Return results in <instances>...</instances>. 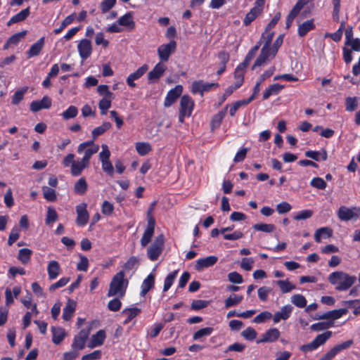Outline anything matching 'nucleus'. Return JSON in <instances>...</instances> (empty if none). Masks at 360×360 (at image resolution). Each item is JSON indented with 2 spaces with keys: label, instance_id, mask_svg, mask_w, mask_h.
<instances>
[{
  "label": "nucleus",
  "instance_id": "864d4df0",
  "mask_svg": "<svg viewBox=\"0 0 360 360\" xmlns=\"http://www.w3.org/2000/svg\"><path fill=\"white\" fill-rule=\"evenodd\" d=\"M114 98V96H103V98L99 101L98 107L102 112H104L108 110L111 105V101Z\"/></svg>",
  "mask_w": 360,
  "mask_h": 360
},
{
  "label": "nucleus",
  "instance_id": "5701e85b",
  "mask_svg": "<svg viewBox=\"0 0 360 360\" xmlns=\"http://www.w3.org/2000/svg\"><path fill=\"white\" fill-rule=\"evenodd\" d=\"M89 166V162H87L84 159H81L80 160H77L74 162L72 165L70 170L71 174L73 176H79L82 174V171L87 168Z\"/></svg>",
  "mask_w": 360,
  "mask_h": 360
},
{
  "label": "nucleus",
  "instance_id": "9b49d317",
  "mask_svg": "<svg viewBox=\"0 0 360 360\" xmlns=\"http://www.w3.org/2000/svg\"><path fill=\"white\" fill-rule=\"evenodd\" d=\"M293 307L290 304H286L283 306L280 311H276L273 317V321L274 323H278L281 321H285L288 319L292 312Z\"/></svg>",
  "mask_w": 360,
  "mask_h": 360
},
{
  "label": "nucleus",
  "instance_id": "58836bf2",
  "mask_svg": "<svg viewBox=\"0 0 360 360\" xmlns=\"http://www.w3.org/2000/svg\"><path fill=\"white\" fill-rule=\"evenodd\" d=\"M28 90V86H24L20 89H18L12 97L11 103L13 105H18L20 101H22L25 94Z\"/></svg>",
  "mask_w": 360,
  "mask_h": 360
},
{
  "label": "nucleus",
  "instance_id": "ddd939ff",
  "mask_svg": "<svg viewBox=\"0 0 360 360\" xmlns=\"http://www.w3.org/2000/svg\"><path fill=\"white\" fill-rule=\"evenodd\" d=\"M217 257L214 255L198 259L196 260L195 269V270L200 271L205 268L212 266L217 263Z\"/></svg>",
  "mask_w": 360,
  "mask_h": 360
},
{
  "label": "nucleus",
  "instance_id": "603ef678",
  "mask_svg": "<svg viewBox=\"0 0 360 360\" xmlns=\"http://www.w3.org/2000/svg\"><path fill=\"white\" fill-rule=\"evenodd\" d=\"M75 14L72 13L67 16L61 22L60 26L58 28L54 30V33L58 34L60 33L64 28L70 25L75 20Z\"/></svg>",
  "mask_w": 360,
  "mask_h": 360
},
{
  "label": "nucleus",
  "instance_id": "6e6d98bb",
  "mask_svg": "<svg viewBox=\"0 0 360 360\" xmlns=\"http://www.w3.org/2000/svg\"><path fill=\"white\" fill-rule=\"evenodd\" d=\"M310 185L317 189L323 190L326 188V182L321 177H314L310 181Z\"/></svg>",
  "mask_w": 360,
  "mask_h": 360
},
{
  "label": "nucleus",
  "instance_id": "f8f14e48",
  "mask_svg": "<svg viewBox=\"0 0 360 360\" xmlns=\"http://www.w3.org/2000/svg\"><path fill=\"white\" fill-rule=\"evenodd\" d=\"M281 333L278 329L271 328L267 330L261 335V338L257 341V343L274 342L280 337Z\"/></svg>",
  "mask_w": 360,
  "mask_h": 360
},
{
  "label": "nucleus",
  "instance_id": "412c9836",
  "mask_svg": "<svg viewBox=\"0 0 360 360\" xmlns=\"http://www.w3.org/2000/svg\"><path fill=\"white\" fill-rule=\"evenodd\" d=\"M148 69V66L145 64L140 67L135 72L130 74L127 78V83L130 87H135L134 80L139 79Z\"/></svg>",
  "mask_w": 360,
  "mask_h": 360
},
{
  "label": "nucleus",
  "instance_id": "3c124183",
  "mask_svg": "<svg viewBox=\"0 0 360 360\" xmlns=\"http://www.w3.org/2000/svg\"><path fill=\"white\" fill-rule=\"evenodd\" d=\"M252 227L254 229H255L257 231H262L264 233H271L275 230L274 225L271 224H263V223L256 224L253 225Z\"/></svg>",
  "mask_w": 360,
  "mask_h": 360
},
{
  "label": "nucleus",
  "instance_id": "6e6552de",
  "mask_svg": "<svg viewBox=\"0 0 360 360\" xmlns=\"http://www.w3.org/2000/svg\"><path fill=\"white\" fill-rule=\"evenodd\" d=\"M86 207L87 205L85 202H82L76 206V223L78 226H84L89 221V214Z\"/></svg>",
  "mask_w": 360,
  "mask_h": 360
},
{
  "label": "nucleus",
  "instance_id": "393cba45",
  "mask_svg": "<svg viewBox=\"0 0 360 360\" xmlns=\"http://www.w3.org/2000/svg\"><path fill=\"white\" fill-rule=\"evenodd\" d=\"M76 309V302L69 299L63 309V318L65 321H69Z\"/></svg>",
  "mask_w": 360,
  "mask_h": 360
},
{
  "label": "nucleus",
  "instance_id": "774afa93",
  "mask_svg": "<svg viewBox=\"0 0 360 360\" xmlns=\"http://www.w3.org/2000/svg\"><path fill=\"white\" fill-rule=\"evenodd\" d=\"M80 261L77 265V269L79 271H86L89 267V259L86 257L80 255Z\"/></svg>",
  "mask_w": 360,
  "mask_h": 360
},
{
  "label": "nucleus",
  "instance_id": "5fc2aeb1",
  "mask_svg": "<svg viewBox=\"0 0 360 360\" xmlns=\"http://www.w3.org/2000/svg\"><path fill=\"white\" fill-rule=\"evenodd\" d=\"M333 326V322H319L314 323L311 326L310 328L314 331H321L328 329Z\"/></svg>",
  "mask_w": 360,
  "mask_h": 360
},
{
  "label": "nucleus",
  "instance_id": "13d9d810",
  "mask_svg": "<svg viewBox=\"0 0 360 360\" xmlns=\"http://www.w3.org/2000/svg\"><path fill=\"white\" fill-rule=\"evenodd\" d=\"M114 211L113 205L108 200L103 201L101 205V212L105 216H110Z\"/></svg>",
  "mask_w": 360,
  "mask_h": 360
},
{
  "label": "nucleus",
  "instance_id": "4d7b16f0",
  "mask_svg": "<svg viewBox=\"0 0 360 360\" xmlns=\"http://www.w3.org/2000/svg\"><path fill=\"white\" fill-rule=\"evenodd\" d=\"M271 318H272L271 313L267 311H264L256 316L253 319V322L255 323H262L265 322L266 320L270 319Z\"/></svg>",
  "mask_w": 360,
  "mask_h": 360
},
{
  "label": "nucleus",
  "instance_id": "f03ea898",
  "mask_svg": "<svg viewBox=\"0 0 360 360\" xmlns=\"http://www.w3.org/2000/svg\"><path fill=\"white\" fill-rule=\"evenodd\" d=\"M128 285V281L124 278V274L123 271H120L116 274L109 286L108 292V297L117 296L120 298L124 297Z\"/></svg>",
  "mask_w": 360,
  "mask_h": 360
},
{
  "label": "nucleus",
  "instance_id": "338daca9",
  "mask_svg": "<svg viewBox=\"0 0 360 360\" xmlns=\"http://www.w3.org/2000/svg\"><path fill=\"white\" fill-rule=\"evenodd\" d=\"M255 263L254 259L252 257L243 258L240 263V267L245 271H250Z\"/></svg>",
  "mask_w": 360,
  "mask_h": 360
},
{
  "label": "nucleus",
  "instance_id": "f257e3e1",
  "mask_svg": "<svg viewBox=\"0 0 360 360\" xmlns=\"http://www.w3.org/2000/svg\"><path fill=\"white\" fill-rule=\"evenodd\" d=\"M328 280L336 290L347 291L354 284L356 278L343 271H336L329 274Z\"/></svg>",
  "mask_w": 360,
  "mask_h": 360
},
{
  "label": "nucleus",
  "instance_id": "4be33fe9",
  "mask_svg": "<svg viewBox=\"0 0 360 360\" xmlns=\"http://www.w3.org/2000/svg\"><path fill=\"white\" fill-rule=\"evenodd\" d=\"M194 107V101L188 95H184L180 101L179 112H191Z\"/></svg>",
  "mask_w": 360,
  "mask_h": 360
},
{
  "label": "nucleus",
  "instance_id": "9d476101",
  "mask_svg": "<svg viewBox=\"0 0 360 360\" xmlns=\"http://www.w3.org/2000/svg\"><path fill=\"white\" fill-rule=\"evenodd\" d=\"M77 50L82 60L88 58L92 52V45L89 39H83L77 44Z\"/></svg>",
  "mask_w": 360,
  "mask_h": 360
},
{
  "label": "nucleus",
  "instance_id": "a878e982",
  "mask_svg": "<svg viewBox=\"0 0 360 360\" xmlns=\"http://www.w3.org/2000/svg\"><path fill=\"white\" fill-rule=\"evenodd\" d=\"M44 37H41L31 46L27 53L29 58L37 56L40 53L44 45Z\"/></svg>",
  "mask_w": 360,
  "mask_h": 360
},
{
  "label": "nucleus",
  "instance_id": "e433bc0d",
  "mask_svg": "<svg viewBox=\"0 0 360 360\" xmlns=\"http://www.w3.org/2000/svg\"><path fill=\"white\" fill-rule=\"evenodd\" d=\"M276 283L279 287L282 293H288L295 289V285L292 284L288 279L278 280Z\"/></svg>",
  "mask_w": 360,
  "mask_h": 360
},
{
  "label": "nucleus",
  "instance_id": "8fccbe9b",
  "mask_svg": "<svg viewBox=\"0 0 360 360\" xmlns=\"http://www.w3.org/2000/svg\"><path fill=\"white\" fill-rule=\"evenodd\" d=\"M111 127V124L110 122H104L102 125L96 127L92 131V136L94 139H96L98 136L103 134L105 131L109 129Z\"/></svg>",
  "mask_w": 360,
  "mask_h": 360
},
{
  "label": "nucleus",
  "instance_id": "052dcab7",
  "mask_svg": "<svg viewBox=\"0 0 360 360\" xmlns=\"http://www.w3.org/2000/svg\"><path fill=\"white\" fill-rule=\"evenodd\" d=\"M257 334L256 330L252 327H248L242 332V336L245 340L250 341L255 340L257 337Z\"/></svg>",
  "mask_w": 360,
  "mask_h": 360
},
{
  "label": "nucleus",
  "instance_id": "7c9ffc66",
  "mask_svg": "<svg viewBox=\"0 0 360 360\" xmlns=\"http://www.w3.org/2000/svg\"><path fill=\"white\" fill-rule=\"evenodd\" d=\"M30 13V7L22 10L20 12L13 15L9 20V21L7 22V25L10 26L11 24L18 23L25 20L29 16Z\"/></svg>",
  "mask_w": 360,
  "mask_h": 360
},
{
  "label": "nucleus",
  "instance_id": "09e8293b",
  "mask_svg": "<svg viewBox=\"0 0 360 360\" xmlns=\"http://www.w3.org/2000/svg\"><path fill=\"white\" fill-rule=\"evenodd\" d=\"M58 215L54 208L49 207L47 208L46 224L47 225H51L56 221H57Z\"/></svg>",
  "mask_w": 360,
  "mask_h": 360
},
{
  "label": "nucleus",
  "instance_id": "f704fd0d",
  "mask_svg": "<svg viewBox=\"0 0 360 360\" xmlns=\"http://www.w3.org/2000/svg\"><path fill=\"white\" fill-rule=\"evenodd\" d=\"M118 23L120 25L129 27L131 30L134 29L135 27V22L133 20V15L131 13H127L122 16L119 19Z\"/></svg>",
  "mask_w": 360,
  "mask_h": 360
},
{
  "label": "nucleus",
  "instance_id": "2f4dec72",
  "mask_svg": "<svg viewBox=\"0 0 360 360\" xmlns=\"http://www.w3.org/2000/svg\"><path fill=\"white\" fill-rule=\"evenodd\" d=\"M305 155L316 161L326 160L328 158L327 153L325 150H322L321 151L308 150L305 153Z\"/></svg>",
  "mask_w": 360,
  "mask_h": 360
},
{
  "label": "nucleus",
  "instance_id": "bb28decb",
  "mask_svg": "<svg viewBox=\"0 0 360 360\" xmlns=\"http://www.w3.org/2000/svg\"><path fill=\"white\" fill-rule=\"evenodd\" d=\"M333 235V230L330 227H322L317 229L314 233L316 242L320 243L323 238H328Z\"/></svg>",
  "mask_w": 360,
  "mask_h": 360
},
{
  "label": "nucleus",
  "instance_id": "c756f323",
  "mask_svg": "<svg viewBox=\"0 0 360 360\" xmlns=\"http://www.w3.org/2000/svg\"><path fill=\"white\" fill-rule=\"evenodd\" d=\"M27 34V30H23L20 32L15 33L8 39L4 46V49H8L10 46L17 44Z\"/></svg>",
  "mask_w": 360,
  "mask_h": 360
},
{
  "label": "nucleus",
  "instance_id": "de8ad7c7",
  "mask_svg": "<svg viewBox=\"0 0 360 360\" xmlns=\"http://www.w3.org/2000/svg\"><path fill=\"white\" fill-rule=\"evenodd\" d=\"M32 251L28 248H22L19 250L18 259L22 263L27 264L30 259Z\"/></svg>",
  "mask_w": 360,
  "mask_h": 360
},
{
  "label": "nucleus",
  "instance_id": "1a4fd4ad",
  "mask_svg": "<svg viewBox=\"0 0 360 360\" xmlns=\"http://www.w3.org/2000/svg\"><path fill=\"white\" fill-rule=\"evenodd\" d=\"M311 0H298L292 9L289 13L286 19V28L288 29L294 20L299 14L302 8L307 5Z\"/></svg>",
  "mask_w": 360,
  "mask_h": 360
},
{
  "label": "nucleus",
  "instance_id": "a18cd8bd",
  "mask_svg": "<svg viewBox=\"0 0 360 360\" xmlns=\"http://www.w3.org/2000/svg\"><path fill=\"white\" fill-rule=\"evenodd\" d=\"M291 302L299 308H303L307 305L306 298L300 294H295L291 297Z\"/></svg>",
  "mask_w": 360,
  "mask_h": 360
},
{
  "label": "nucleus",
  "instance_id": "c03bdc74",
  "mask_svg": "<svg viewBox=\"0 0 360 360\" xmlns=\"http://www.w3.org/2000/svg\"><path fill=\"white\" fill-rule=\"evenodd\" d=\"M53 342L55 344L60 343L65 338V330L61 328H52Z\"/></svg>",
  "mask_w": 360,
  "mask_h": 360
},
{
  "label": "nucleus",
  "instance_id": "7ed1b4c3",
  "mask_svg": "<svg viewBox=\"0 0 360 360\" xmlns=\"http://www.w3.org/2000/svg\"><path fill=\"white\" fill-rule=\"evenodd\" d=\"M332 331H326L318 335L316 338L310 343L303 345L300 347V350L303 352H312L317 349L320 346L324 345L332 336Z\"/></svg>",
  "mask_w": 360,
  "mask_h": 360
},
{
  "label": "nucleus",
  "instance_id": "6ab92c4d",
  "mask_svg": "<svg viewBox=\"0 0 360 360\" xmlns=\"http://www.w3.org/2000/svg\"><path fill=\"white\" fill-rule=\"evenodd\" d=\"M155 274L151 272L148 276L143 280L141 286L140 295L144 297L147 292L153 288L155 283Z\"/></svg>",
  "mask_w": 360,
  "mask_h": 360
},
{
  "label": "nucleus",
  "instance_id": "69168bd1",
  "mask_svg": "<svg viewBox=\"0 0 360 360\" xmlns=\"http://www.w3.org/2000/svg\"><path fill=\"white\" fill-rule=\"evenodd\" d=\"M154 233V231L146 229L143 233V235L141 239V245L143 247L146 246L149 242L150 241V239Z\"/></svg>",
  "mask_w": 360,
  "mask_h": 360
},
{
  "label": "nucleus",
  "instance_id": "423d86ee",
  "mask_svg": "<svg viewBox=\"0 0 360 360\" xmlns=\"http://www.w3.org/2000/svg\"><path fill=\"white\" fill-rule=\"evenodd\" d=\"M164 244V236L160 235L156 237L153 243L148 249L147 255L151 261L156 260L162 252Z\"/></svg>",
  "mask_w": 360,
  "mask_h": 360
},
{
  "label": "nucleus",
  "instance_id": "39448f33",
  "mask_svg": "<svg viewBox=\"0 0 360 360\" xmlns=\"http://www.w3.org/2000/svg\"><path fill=\"white\" fill-rule=\"evenodd\" d=\"M98 149L99 146L94 144L93 141H91L80 143L77 148V152L79 154H82L84 152V154L82 159L87 162H89L91 156L96 153L98 151Z\"/></svg>",
  "mask_w": 360,
  "mask_h": 360
},
{
  "label": "nucleus",
  "instance_id": "20e7f679",
  "mask_svg": "<svg viewBox=\"0 0 360 360\" xmlns=\"http://www.w3.org/2000/svg\"><path fill=\"white\" fill-rule=\"evenodd\" d=\"M337 215L339 219L342 221L356 220L360 216V207L356 206L348 207L342 205L339 207Z\"/></svg>",
  "mask_w": 360,
  "mask_h": 360
},
{
  "label": "nucleus",
  "instance_id": "49530a36",
  "mask_svg": "<svg viewBox=\"0 0 360 360\" xmlns=\"http://www.w3.org/2000/svg\"><path fill=\"white\" fill-rule=\"evenodd\" d=\"M42 192L44 198L49 202H54L57 198L56 191L53 188L48 186H43Z\"/></svg>",
  "mask_w": 360,
  "mask_h": 360
},
{
  "label": "nucleus",
  "instance_id": "4c0bfd02",
  "mask_svg": "<svg viewBox=\"0 0 360 360\" xmlns=\"http://www.w3.org/2000/svg\"><path fill=\"white\" fill-rule=\"evenodd\" d=\"M250 103L248 99L238 101L231 105H226L221 112H235L237 111L240 106L247 105Z\"/></svg>",
  "mask_w": 360,
  "mask_h": 360
},
{
  "label": "nucleus",
  "instance_id": "cd10ccee",
  "mask_svg": "<svg viewBox=\"0 0 360 360\" xmlns=\"http://www.w3.org/2000/svg\"><path fill=\"white\" fill-rule=\"evenodd\" d=\"M140 313L141 309L137 307H130L124 309L122 312V314L126 317L125 320L124 321V324L129 323Z\"/></svg>",
  "mask_w": 360,
  "mask_h": 360
},
{
  "label": "nucleus",
  "instance_id": "680f3d73",
  "mask_svg": "<svg viewBox=\"0 0 360 360\" xmlns=\"http://www.w3.org/2000/svg\"><path fill=\"white\" fill-rule=\"evenodd\" d=\"M313 215V212L310 210H304L297 212L294 216V219L297 221L304 220L310 218Z\"/></svg>",
  "mask_w": 360,
  "mask_h": 360
},
{
  "label": "nucleus",
  "instance_id": "bf43d9fd",
  "mask_svg": "<svg viewBox=\"0 0 360 360\" xmlns=\"http://www.w3.org/2000/svg\"><path fill=\"white\" fill-rule=\"evenodd\" d=\"M271 292V288L266 286L260 287L258 290V297L262 302H266L268 300L269 293Z\"/></svg>",
  "mask_w": 360,
  "mask_h": 360
},
{
  "label": "nucleus",
  "instance_id": "0eeeda50",
  "mask_svg": "<svg viewBox=\"0 0 360 360\" xmlns=\"http://www.w3.org/2000/svg\"><path fill=\"white\" fill-rule=\"evenodd\" d=\"M176 48V42L174 40L170 41L167 44H162L158 49V54L161 61L166 62L172 53H173Z\"/></svg>",
  "mask_w": 360,
  "mask_h": 360
},
{
  "label": "nucleus",
  "instance_id": "b1692460",
  "mask_svg": "<svg viewBox=\"0 0 360 360\" xmlns=\"http://www.w3.org/2000/svg\"><path fill=\"white\" fill-rule=\"evenodd\" d=\"M60 265L58 262L51 261L47 266V272L50 280L56 279L60 274Z\"/></svg>",
  "mask_w": 360,
  "mask_h": 360
},
{
  "label": "nucleus",
  "instance_id": "aec40b11",
  "mask_svg": "<svg viewBox=\"0 0 360 360\" xmlns=\"http://www.w3.org/2000/svg\"><path fill=\"white\" fill-rule=\"evenodd\" d=\"M166 70V67L160 63H158L154 68L148 74V79L152 82L158 81L163 75Z\"/></svg>",
  "mask_w": 360,
  "mask_h": 360
},
{
  "label": "nucleus",
  "instance_id": "37998d69",
  "mask_svg": "<svg viewBox=\"0 0 360 360\" xmlns=\"http://www.w3.org/2000/svg\"><path fill=\"white\" fill-rule=\"evenodd\" d=\"M178 274V271L175 270L169 273L165 279L163 285V292H167L172 285Z\"/></svg>",
  "mask_w": 360,
  "mask_h": 360
},
{
  "label": "nucleus",
  "instance_id": "c9c22d12",
  "mask_svg": "<svg viewBox=\"0 0 360 360\" xmlns=\"http://www.w3.org/2000/svg\"><path fill=\"white\" fill-rule=\"evenodd\" d=\"M314 27L313 20H307L302 24H300L298 27V34L300 37H302L306 35V34L313 30Z\"/></svg>",
  "mask_w": 360,
  "mask_h": 360
},
{
  "label": "nucleus",
  "instance_id": "0e129e2a",
  "mask_svg": "<svg viewBox=\"0 0 360 360\" xmlns=\"http://www.w3.org/2000/svg\"><path fill=\"white\" fill-rule=\"evenodd\" d=\"M20 229L17 226H14L12 230H11V232L8 236V245H12L18 238H19V236H20Z\"/></svg>",
  "mask_w": 360,
  "mask_h": 360
},
{
  "label": "nucleus",
  "instance_id": "a19ab883",
  "mask_svg": "<svg viewBox=\"0 0 360 360\" xmlns=\"http://www.w3.org/2000/svg\"><path fill=\"white\" fill-rule=\"evenodd\" d=\"M262 14L261 12L258 9H255L252 8L250 11L246 14L243 23L245 26H248L251 24L252 21H254L257 17Z\"/></svg>",
  "mask_w": 360,
  "mask_h": 360
},
{
  "label": "nucleus",
  "instance_id": "79ce46f5",
  "mask_svg": "<svg viewBox=\"0 0 360 360\" xmlns=\"http://www.w3.org/2000/svg\"><path fill=\"white\" fill-rule=\"evenodd\" d=\"M88 188L87 183L84 178L79 179L74 186V191L79 195H83L86 193Z\"/></svg>",
  "mask_w": 360,
  "mask_h": 360
},
{
  "label": "nucleus",
  "instance_id": "ea45409f",
  "mask_svg": "<svg viewBox=\"0 0 360 360\" xmlns=\"http://www.w3.org/2000/svg\"><path fill=\"white\" fill-rule=\"evenodd\" d=\"M243 299V295L232 294L225 300V307L226 309L238 304Z\"/></svg>",
  "mask_w": 360,
  "mask_h": 360
},
{
  "label": "nucleus",
  "instance_id": "72a5a7b5",
  "mask_svg": "<svg viewBox=\"0 0 360 360\" xmlns=\"http://www.w3.org/2000/svg\"><path fill=\"white\" fill-rule=\"evenodd\" d=\"M284 88L283 85L279 84H274L270 85L263 94V99L266 100L271 95L277 94L281 90Z\"/></svg>",
  "mask_w": 360,
  "mask_h": 360
},
{
  "label": "nucleus",
  "instance_id": "4468645a",
  "mask_svg": "<svg viewBox=\"0 0 360 360\" xmlns=\"http://www.w3.org/2000/svg\"><path fill=\"white\" fill-rule=\"evenodd\" d=\"M183 91V86L181 85H176L174 88L171 89L166 96L164 105L165 106L172 105L176 100L181 96Z\"/></svg>",
  "mask_w": 360,
  "mask_h": 360
},
{
  "label": "nucleus",
  "instance_id": "473e14b6",
  "mask_svg": "<svg viewBox=\"0 0 360 360\" xmlns=\"http://www.w3.org/2000/svg\"><path fill=\"white\" fill-rule=\"evenodd\" d=\"M135 147L138 154L141 156L146 155L152 150V146L148 142H137Z\"/></svg>",
  "mask_w": 360,
  "mask_h": 360
},
{
  "label": "nucleus",
  "instance_id": "f3484780",
  "mask_svg": "<svg viewBox=\"0 0 360 360\" xmlns=\"http://www.w3.org/2000/svg\"><path fill=\"white\" fill-rule=\"evenodd\" d=\"M271 59V52L270 49H266V47H262L261 49V52L256 59L252 69L254 70L257 67H260L264 65L269 59Z\"/></svg>",
  "mask_w": 360,
  "mask_h": 360
},
{
  "label": "nucleus",
  "instance_id": "a211bd4d",
  "mask_svg": "<svg viewBox=\"0 0 360 360\" xmlns=\"http://www.w3.org/2000/svg\"><path fill=\"white\" fill-rule=\"evenodd\" d=\"M347 312V309H335V310H332V311L326 312V313L323 314L322 315L317 316L314 318V319L319 320V319H332L335 320V319H340L344 314H346Z\"/></svg>",
  "mask_w": 360,
  "mask_h": 360
},
{
  "label": "nucleus",
  "instance_id": "2eb2a0df",
  "mask_svg": "<svg viewBox=\"0 0 360 360\" xmlns=\"http://www.w3.org/2000/svg\"><path fill=\"white\" fill-rule=\"evenodd\" d=\"M51 106V99L49 96H44L40 101H34L30 103V110L37 112L43 109H49Z\"/></svg>",
  "mask_w": 360,
  "mask_h": 360
},
{
  "label": "nucleus",
  "instance_id": "dca6fc26",
  "mask_svg": "<svg viewBox=\"0 0 360 360\" xmlns=\"http://www.w3.org/2000/svg\"><path fill=\"white\" fill-rule=\"evenodd\" d=\"M105 338L106 335L105 330H98L96 333L94 334L91 336L90 341L88 343V347L91 349H93L94 347L102 345L104 342Z\"/></svg>",
  "mask_w": 360,
  "mask_h": 360
},
{
  "label": "nucleus",
  "instance_id": "e2e57ef3",
  "mask_svg": "<svg viewBox=\"0 0 360 360\" xmlns=\"http://www.w3.org/2000/svg\"><path fill=\"white\" fill-rule=\"evenodd\" d=\"M283 39V34H280L274 43L272 47L270 46V51L271 52V58H274L276 55L279 47L281 46Z\"/></svg>",
  "mask_w": 360,
  "mask_h": 360
},
{
  "label": "nucleus",
  "instance_id": "c85d7f7f",
  "mask_svg": "<svg viewBox=\"0 0 360 360\" xmlns=\"http://www.w3.org/2000/svg\"><path fill=\"white\" fill-rule=\"evenodd\" d=\"M213 330L214 329L212 327L200 328L193 334V340L196 341H202L207 337L210 336L212 333Z\"/></svg>",
  "mask_w": 360,
  "mask_h": 360
}]
</instances>
